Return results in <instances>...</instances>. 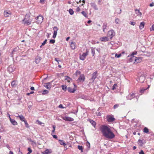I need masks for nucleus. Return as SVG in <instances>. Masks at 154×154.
<instances>
[{
  "label": "nucleus",
  "mask_w": 154,
  "mask_h": 154,
  "mask_svg": "<svg viewBox=\"0 0 154 154\" xmlns=\"http://www.w3.org/2000/svg\"><path fill=\"white\" fill-rule=\"evenodd\" d=\"M100 130L103 135L107 139H112L115 137V135L110 128L106 126L103 125Z\"/></svg>",
  "instance_id": "f257e3e1"
},
{
  "label": "nucleus",
  "mask_w": 154,
  "mask_h": 154,
  "mask_svg": "<svg viewBox=\"0 0 154 154\" xmlns=\"http://www.w3.org/2000/svg\"><path fill=\"white\" fill-rule=\"evenodd\" d=\"M115 35V33L114 31L112 30L108 31L107 34V36L110 38V39H111Z\"/></svg>",
  "instance_id": "f03ea898"
},
{
  "label": "nucleus",
  "mask_w": 154,
  "mask_h": 154,
  "mask_svg": "<svg viewBox=\"0 0 154 154\" xmlns=\"http://www.w3.org/2000/svg\"><path fill=\"white\" fill-rule=\"evenodd\" d=\"M53 30H54V33L53 37L54 38H55L56 37L58 29L57 26H55L53 28Z\"/></svg>",
  "instance_id": "7ed1b4c3"
},
{
  "label": "nucleus",
  "mask_w": 154,
  "mask_h": 154,
  "mask_svg": "<svg viewBox=\"0 0 154 154\" xmlns=\"http://www.w3.org/2000/svg\"><path fill=\"white\" fill-rule=\"evenodd\" d=\"M43 17L42 16L39 15L37 17V22L38 24L41 23L43 21Z\"/></svg>",
  "instance_id": "20e7f679"
},
{
  "label": "nucleus",
  "mask_w": 154,
  "mask_h": 154,
  "mask_svg": "<svg viewBox=\"0 0 154 154\" xmlns=\"http://www.w3.org/2000/svg\"><path fill=\"white\" fill-rule=\"evenodd\" d=\"M88 51H87L86 53H83L82 55L80 56V59L82 60H85V57L88 55Z\"/></svg>",
  "instance_id": "39448f33"
},
{
  "label": "nucleus",
  "mask_w": 154,
  "mask_h": 154,
  "mask_svg": "<svg viewBox=\"0 0 154 154\" xmlns=\"http://www.w3.org/2000/svg\"><path fill=\"white\" fill-rule=\"evenodd\" d=\"M135 97V95L134 93L130 94L127 96L128 100H131L132 99Z\"/></svg>",
  "instance_id": "423d86ee"
},
{
  "label": "nucleus",
  "mask_w": 154,
  "mask_h": 154,
  "mask_svg": "<svg viewBox=\"0 0 154 154\" xmlns=\"http://www.w3.org/2000/svg\"><path fill=\"white\" fill-rule=\"evenodd\" d=\"M63 119L64 120L70 122L73 121L74 120V119L73 118L67 116L63 117Z\"/></svg>",
  "instance_id": "0eeeda50"
},
{
  "label": "nucleus",
  "mask_w": 154,
  "mask_h": 154,
  "mask_svg": "<svg viewBox=\"0 0 154 154\" xmlns=\"http://www.w3.org/2000/svg\"><path fill=\"white\" fill-rule=\"evenodd\" d=\"M128 57H130V58L128 59H129V61L130 62L134 61V63H135L136 61L137 60V59H136V57H135L134 56L131 57L130 56H128Z\"/></svg>",
  "instance_id": "6e6552de"
},
{
  "label": "nucleus",
  "mask_w": 154,
  "mask_h": 154,
  "mask_svg": "<svg viewBox=\"0 0 154 154\" xmlns=\"http://www.w3.org/2000/svg\"><path fill=\"white\" fill-rule=\"evenodd\" d=\"M146 143L145 140L144 139L142 140H139L138 141V144L140 146H142L143 145Z\"/></svg>",
  "instance_id": "1a4fd4ad"
},
{
  "label": "nucleus",
  "mask_w": 154,
  "mask_h": 154,
  "mask_svg": "<svg viewBox=\"0 0 154 154\" xmlns=\"http://www.w3.org/2000/svg\"><path fill=\"white\" fill-rule=\"evenodd\" d=\"M85 77L84 75L83 74H82L80 75L78 80L80 82H84L85 81Z\"/></svg>",
  "instance_id": "9d476101"
},
{
  "label": "nucleus",
  "mask_w": 154,
  "mask_h": 154,
  "mask_svg": "<svg viewBox=\"0 0 154 154\" xmlns=\"http://www.w3.org/2000/svg\"><path fill=\"white\" fill-rule=\"evenodd\" d=\"M107 120L109 122H112L114 121L115 119L111 116H108L107 117Z\"/></svg>",
  "instance_id": "9b49d317"
},
{
  "label": "nucleus",
  "mask_w": 154,
  "mask_h": 154,
  "mask_svg": "<svg viewBox=\"0 0 154 154\" xmlns=\"http://www.w3.org/2000/svg\"><path fill=\"white\" fill-rule=\"evenodd\" d=\"M100 39L102 42H106L109 40V38L107 37H103L100 38Z\"/></svg>",
  "instance_id": "f8f14e48"
},
{
  "label": "nucleus",
  "mask_w": 154,
  "mask_h": 154,
  "mask_svg": "<svg viewBox=\"0 0 154 154\" xmlns=\"http://www.w3.org/2000/svg\"><path fill=\"white\" fill-rule=\"evenodd\" d=\"M24 23L27 25H28L31 24V22L29 20H27L26 18H25L23 20Z\"/></svg>",
  "instance_id": "ddd939ff"
},
{
  "label": "nucleus",
  "mask_w": 154,
  "mask_h": 154,
  "mask_svg": "<svg viewBox=\"0 0 154 154\" xmlns=\"http://www.w3.org/2000/svg\"><path fill=\"white\" fill-rule=\"evenodd\" d=\"M51 82H48L45 84L44 86L48 89H50L51 87Z\"/></svg>",
  "instance_id": "4468645a"
},
{
  "label": "nucleus",
  "mask_w": 154,
  "mask_h": 154,
  "mask_svg": "<svg viewBox=\"0 0 154 154\" xmlns=\"http://www.w3.org/2000/svg\"><path fill=\"white\" fill-rule=\"evenodd\" d=\"M67 90L69 92L73 93L76 91V89L75 88H72L71 87H69L67 88Z\"/></svg>",
  "instance_id": "2eb2a0df"
},
{
  "label": "nucleus",
  "mask_w": 154,
  "mask_h": 154,
  "mask_svg": "<svg viewBox=\"0 0 154 154\" xmlns=\"http://www.w3.org/2000/svg\"><path fill=\"white\" fill-rule=\"evenodd\" d=\"M91 6L95 10H98V8L96 4L92 2L90 3Z\"/></svg>",
  "instance_id": "dca6fc26"
},
{
  "label": "nucleus",
  "mask_w": 154,
  "mask_h": 154,
  "mask_svg": "<svg viewBox=\"0 0 154 154\" xmlns=\"http://www.w3.org/2000/svg\"><path fill=\"white\" fill-rule=\"evenodd\" d=\"M97 71L95 72L92 74V76L91 79L94 81L95 79L96 78L97 76Z\"/></svg>",
  "instance_id": "f3484780"
},
{
  "label": "nucleus",
  "mask_w": 154,
  "mask_h": 154,
  "mask_svg": "<svg viewBox=\"0 0 154 154\" xmlns=\"http://www.w3.org/2000/svg\"><path fill=\"white\" fill-rule=\"evenodd\" d=\"M4 16L5 17H9V14H11V12L9 11H4Z\"/></svg>",
  "instance_id": "a211bd4d"
},
{
  "label": "nucleus",
  "mask_w": 154,
  "mask_h": 154,
  "mask_svg": "<svg viewBox=\"0 0 154 154\" xmlns=\"http://www.w3.org/2000/svg\"><path fill=\"white\" fill-rule=\"evenodd\" d=\"M52 153L51 149H46L43 153V154H50Z\"/></svg>",
  "instance_id": "6ab92c4d"
},
{
  "label": "nucleus",
  "mask_w": 154,
  "mask_h": 154,
  "mask_svg": "<svg viewBox=\"0 0 154 154\" xmlns=\"http://www.w3.org/2000/svg\"><path fill=\"white\" fill-rule=\"evenodd\" d=\"M76 43L75 42H72L70 44V46L72 49H74L75 48Z\"/></svg>",
  "instance_id": "aec40b11"
},
{
  "label": "nucleus",
  "mask_w": 154,
  "mask_h": 154,
  "mask_svg": "<svg viewBox=\"0 0 154 154\" xmlns=\"http://www.w3.org/2000/svg\"><path fill=\"white\" fill-rule=\"evenodd\" d=\"M58 142L60 145H63L64 146H65L66 145V143L63 140H59Z\"/></svg>",
  "instance_id": "412c9836"
},
{
  "label": "nucleus",
  "mask_w": 154,
  "mask_h": 154,
  "mask_svg": "<svg viewBox=\"0 0 154 154\" xmlns=\"http://www.w3.org/2000/svg\"><path fill=\"white\" fill-rule=\"evenodd\" d=\"M135 13L137 15V16L141 17L142 15V13L139 10L137 9L135 10Z\"/></svg>",
  "instance_id": "4be33fe9"
},
{
  "label": "nucleus",
  "mask_w": 154,
  "mask_h": 154,
  "mask_svg": "<svg viewBox=\"0 0 154 154\" xmlns=\"http://www.w3.org/2000/svg\"><path fill=\"white\" fill-rule=\"evenodd\" d=\"M10 121L11 123L14 125H17V123L16 121L13 119H12L11 118H10Z\"/></svg>",
  "instance_id": "5701e85b"
},
{
  "label": "nucleus",
  "mask_w": 154,
  "mask_h": 154,
  "mask_svg": "<svg viewBox=\"0 0 154 154\" xmlns=\"http://www.w3.org/2000/svg\"><path fill=\"white\" fill-rule=\"evenodd\" d=\"M145 24V23L144 22H142L140 23L139 25V28L140 29H142L144 27Z\"/></svg>",
  "instance_id": "b1692460"
},
{
  "label": "nucleus",
  "mask_w": 154,
  "mask_h": 154,
  "mask_svg": "<svg viewBox=\"0 0 154 154\" xmlns=\"http://www.w3.org/2000/svg\"><path fill=\"white\" fill-rule=\"evenodd\" d=\"M8 70L10 72H11L14 71L13 69L11 66L8 67Z\"/></svg>",
  "instance_id": "393cba45"
},
{
  "label": "nucleus",
  "mask_w": 154,
  "mask_h": 154,
  "mask_svg": "<svg viewBox=\"0 0 154 154\" xmlns=\"http://www.w3.org/2000/svg\"><path fill=\"white\" fill-rule=\"evenodd\" d=\"M107 25L106 24L103 23V32H105V29H106L107 27Z\"/></svg>",
  "instance_id": "a878e982"
},
{
  "label": "nucleus",
  "mask_w": 154,
  "mask_h": 154,
  "mask_svg": "<svg viewBox=\"0 0 154 154\" xmlns=\"http://www.w3.org/2000/svg\"><path fill=\"white\" fill-rule=\"evenodd\" d=\"M65 79L67 81L69 82H70V81L71 80V79L68 76H65Z\"/></svg>",
  "instance_id": "bb28decb"
},
{
  "label": "nucleus",
  "mask_w": 154,
  "mask_h": 154,
  "mask_svg": "<svg viewBox=\"0 0 154 154\" xmlns=\"http://www.w3.org/2000/svg\"><path fill=\"white\" fill-rule=\"evenodd\" d=\"M147 89V88H142L140 91V92L141 94H142Z\"/></svg>",
  "instance_id": "cd10ccee"
},
{
  "label": "nucleus",
  "mask_w": 154,
  "mask_h": 154,
  "mask_svg": "<svg viewBox=\"0 0 154 154\" xmlns=\"http://www.w3.org/2000/svg\"><path fill=\"white\" fill-rule=\"evenodd\" d=\"M136 59L137 60L136 61V62H136L137 63H138L140 62H141L142 60L139 57H136Z\"/></svg>",
  "instance_id": "c85d7f7f"
},
{
  "label": "nucleus",
  "mask_w": 154,
  "mask_h": 154,
  "mask_svg": "<svg viewBox=\"0 0 154 154\" xmlns=\"http://www.w3.org/2000/svg\"><path fill=\"white\" fill-rule=\"evenodd\" d=\"M90 122L92 124V125H93L94 127H95L96 125V122L93 120H90Z\"/></svg>",
  "instance_id": "c756f323"
},
{
  "label": "nucleus",
  "mask_w": 154,
  "mask_h": 154,
  "mask_svg": "<svg viewBox=\"0 0 154 154\" xmlns=\"http://www.w3.org/2000/svg\"><path fill=\"white\" fill-rule=\"evenodd\" d=\"M95 48H92L91 49V53L93 56H94L95 54Z\"/></svg>",
  "instance_id": "7c9ffc66"
},
{
  "label": "nucleus",
  "mask_w": 154,
  "mask_h": 154,
  "mask_svg": "<svg viewBox=\"0 0 154 154\" xmlns=\"http://www.w3.org/2000/svg\"><path fill=\"white\" fill-rule=\"evenodd\" d=\"M143 131L144 133H147L149 132V130L146 127L144 128Z\"/></svg>",
  "instance_id": "2f4dec72"
},
{
  "label": "nucleus",
  "mask_w": 154,
  "mask_h": 154,
  "mask_svg": "<svg viewBox=\"0 0 154 154\" xmlns=\"http://www.w3.org/2000/svg\"><path fill=\"white\" fill-rule=\"evenodd\" d=\"M81 13L85 17L87 18L88 17V16L87 15V14L84 11H82Z\"/></svg>",
  "instance_id": "473e14b6"
},
{
  "label": "nucleus",
  "mask_w": 154,
  "mask_h": 154,
  "mask_svg": "<svg viewBox=\"0 0 154 154\" xmlns=\"http://www.w3.org/2000/svg\"><path fill=\"white\" fill-rule=\"evenodd\" d=\"M20 120L22 121H24L25 120V119L24 117L22 115H21L20 116Z\"/></svg>",
  "instance_id": "72a5a7b5"
},
{
  "label": "nucleus",
  "mask_w": 154,
  "mask_h": 154,
  "mask_svg": "<svg viewBox=\"0 0 154 154\" xmlns=\"http://www.w3.org/2000/svg\"><path fill=\"white\" fill-rule=\"evenodd\" d=\"M48 93V91L47 90H44L42 93V94L43 95H45V94H47Z\"/></svg>",
  "instance_id": "f704fd0d"
},
{
  "label": "nucleus",
  "mask_w": 154,
  "mask_h": 154,
  "mask_svg": "<svg viewBox=\"0 0 154 154\" xmlns=\"http://www.w3.org/2000/svg\"><path fill=\"white\" fill-rule=\"evenodd\" d=\"M81 72L80 71H77L75 73V75L76 76H78L79 75H80Z\"/></svg>",
  "instance_id": "c9c22d12"
},
{
  "label": "nucleus",
  "mask_w": 154,
  "mask_h": 154,
  "mask_svg": "<svg viewBox=\"0 0 154 154\" xmlns=\"http://www.w3.org/2000/svg\"><path fill=\"white\" fill-rule=\"evenodd\" d=\"M69 12L71 15H72L74 14V11L72 9H69Z\"/></svg>",
  "instance_id": "e433bc0d"
},
{
  "label": "nucleus",
  "mask_w": 154,
  "mask_h": 154,
  "mask_svg": "<svg viewBox=\"0 0 154 154\" xmlns=\"http://www.w3.org/2000/svg\"><path fill=\"white\" fill-rule=\"evenodd\" d=\"M36 122L38 123V124L39 125H42V126H44V123L41 122L38 120H37Z\"/></svg>",
  "instance_id": "4c0bfd02"
},
{
  "label": "nucleus",
  "mask_w": 154,
  "mask_h": 154,
  "mask_svg": "<svg viewBox=\"0 0 154 154\" xmlns=\"http://www.w3.org/2000/svg\"><path fill=\"white\" fill-rule=\"evenodd\" d=\"M78 148L79 150H81L82 152H83V148L82 146H80L79 145L78 146Z\"/></svg>",
  "instance_id": "58836bf2"
},
{
  "label": "nucleus",
  "mask_w": 154,
  "mask_h": 154,
  "mask_svg": "<svg viewBox=\"0 0 154 154\" xmlns=\"http://www.w3.org/2000/svg\"><path fill=\"white\" fill-rule=\"evenodd\" d=\"M61 86H62V89L63 90H64V91H65L66 90V88H67L66 86V85H62Z\"/></svg>",
  "instance_id": "ea45409f"
},
{
  "label": "nucleus",
  "mask_w": 154,
  "mask_h": 154,
  "mask_svg": "<svg viewBox=\"0 0 154 154\" xmlns=\"http://www.w3.org/2000/svg\"><path fill=\"white\" fill-rule=\"evenodd\" d=\"M24 122L26 127L27 128H29V126L27 122V121L26 120H25L24 121Z\"/></svg>",
  "instance_id": "a19ab883"
},
{
  "label": "nucleus",
  "mask_w": 154,
  "mask_h": 154,
  "mask_svg": "<svg viewBox=\"0 0 154 154\" xmlns=\"http://www.w3.org/2000/svg\"><path fill=\"white\" fill-rule=\"evenodd\" d=\"M15 81H13L11 83V85L13 87H14L15 86Z\"/></svg>",
  "instance_id": "79ce46f5"
},
{
  "label": "nucleus",
  "mask_w": 154,
  "mask_h": 154,
  "mask_svg": "<svg viewBox=\"0 0 154 154\" xmlns=\"http://www.w3.org/2000/svg\"><path fill=\"white\" fill-rule=\"evenodd\" d=\"M117 87V85L116 84H114L112 87V90H114Z\"/></svg>",
  "instance_id": "37998d69"
},
{
  "label": "nucleus",
  "mask_w": 154,
  "mask_h": 154,
  "mask_svg": "<svg viewBox=\"0 0 154 154\" xmlns=\"http://www.w3.org/2000/svg\"><path fill=\"white\" fill-rule=\"evenodd\" d=\"M121 56V54H115V57H116L117 58H119Z\"/></svg>",
  "instance_id": "c03bdc74"
},
{
  "label": "nucleus",
  "mask_w": 154,
  "mask_h": 154,
  "mask_svg": "<svg viewBox=\"0 0 154 154\" xmlns=\"http://www.w3.org/2000/svg\"><path fill=\"white\" fill-rule=\"evenodd\" d=\"M53 130L52 131V134L54 133L56 127L55 125H53Z\"/></svg>",
  "instance_id": "a18cd8bd"
},
{
  "label": "nucleus",
  "mask_w": 154,
  "mask_h": 154,
  "mask_svg": "<svg viewBox=\"0 0 154 154\" xmlns=\"http://www.w3.org/2000/svg\"><path fill=\"white\" fill-rule=\"evenodd\" d=\"M55 42V40L54 39H51L50 41V43H51L54 44Z\"/></svg>",
  "instance_id": "49530a36"
},
{
  "label": "nucleus",
  "mask_w": 154,
  "mask_h": 154,
  "mask_svg": "<svg viewBox=\"0 0 154 154\" xmlns=\"http://www.w3.org/2000/svg\"><path fill=\"white\" fill-rule=\"evenodd\" d=\"M150 30L151 31H154V25H152L151 27L150 28Z\"/></svg>",
  "instance_id": "de8ad7c7"
},
{
  "label": "nucleus",
  "mask_w": 154,
  "mask_h": 154,
  "mask_svg": "<svg viewBox=\"0 0 154 154\" xmlns=\"http://www.w3.org/2000/svg\"><path fill=\"white\" fill-rule=\"evenodd\" d=\"M119 105L118 104H116L114 106L113 108L114 109H115L116 108H117L119 106Z\"/></svg>",
  "instance_id": "09e8293b"
},
{
  "label": "nucleus",
  "mask_w": 154,
  "mask_h": 154,
  "mask_svg": "<svg viewBox=\"0 0 154 154\" xmlns=\"http://www.w3.org/2000/svg\"><path fill=\"white\" fill-rule=\"evenodd\" d=\"M47 41V39H45L44 41L43 42V43H42V45H44L46 44V43Z\"/></svg>",
  "instance_id": "8fccbe9b"
},
{
  "label": "nucleus",
  "mask_w": 154,
  "mask_h": 154,
  "mask_svg": "<svg viewBox=\"0 0 154 154\" xmlns=\"http://www.w3.org/2000/svg\"><path fill=\"white\" fill-rule=\"evenodd\" d=\"M137 54V52H133L131 54V55L130 56H131V57H132V56H134V55H135L136 54Z\"/></svg>",
  "instance_id": "3c124183"
},
{
  "label": "nucleus",
  "mask_w": 154,
  "mask_h": 154,
  "mask_svg": "<svg viewBox=\"0 0 154 154\" xmlns=\"http://www.w3.org/2000/svg\"><path fill=\"white\" fill-rule=\"evenodd\" d=\"M80 11V9L79 7H78L76 9V11L77 12H79Z\"/></svg>",
  "instance_id": "603ef678"
},
{
  "label": "nucleus",
  "mask_w": 154,
  "mask_h": 154,
  "mask_svg": "<svg viewBox=\"0 0 154 154\" xmlns=\"http://www.w3.org/2000/svg\"><path fill=\"white\" fill-rule=\"evenodd\" d=\"M130 23L131 25H132L133 26H134L135 24L136 23L134 22H131Z\"/></svg>",
  "instance_id": "864d4df0"
},
{
  "label": "nucleus",
  "mask_w": 154,
  "mask_h": 154,
  "mask_svg": "<svg viewBox=\"0 0 154 154\" xmlns=\"http://www.w3.org/2000/svg\"><path fill=\"white\" fill-rule=\"evenodd\" d=\"M119 19H116L115 20V22L116 24H118Z\"/></svg>",
  "instance_id": "5fc2aeb1"
},
{
  "label": "nucleus",
  "mask_w": 154,
  "mask_h": 154,
  "mask_svg": "<svg viewBox=\"0 0 154 154\" xmlns=\"http://www.w3.org/2000/svg\"><path fill=\"white\" fill-rule=\"evenodd\" d=\"M28 150L29 151V152H32V150L31 149V148L29 147L28 148Z\"/></svg>",
  "instance_id": "6e6d98bb"
},
{
  "label": "nucleus",
  "mask_w": 154,
  "mask_h": 154,
  "mask_svg": "<svg viewBox=\"0 0 154 154\" xmlns=\"http://www.w3.org/2000/svg\"><path fill=\"white\" fill-rule=\"evenodd\" d=\"M59 107L60 108H63L64 107H63V105L62 104H60L59 106Z\"/></svg>",
  "instance_id": "4d7b16f0"
},
{
  "label": "nucleus",
  "mask_w": 154,
  "mask_h": 154,
  "mask_svg": "<svg viewBox=\"0 0 154 154\" xmlns=\"http://www.w3.org/2000/svg\"><path fill=\"white\" fill-rule=\"evenodd\" d=\"M154 5V3L153 2H152V3H150L149 5V6L150 7H152Z\"/></svg>",
  "instance_id": "13d9d810"
},
{
  "label": "nucleus",
  "mask_w": 154,
  "mask_h": 154,
  "mask_svg": "<svg viewBox=\"0 0 154 154\" xmlns=\"http://www.w3.org/2000/svg\"><path fill=\"white\" fill-rule=\"evenodd\" d=\"M139 154H144L143 151L142 150H141L140 152H139Z\"/></svg>",
  "instance_id": "bf43d9fd"
},
{
  "label": "nucleus",
  "mask_w": 154,
  "mask_h": 154,
  "mask_svg": "<svg viewBox=\"0 0 154 154\" xmlns=\"http://www.w3.org/2000/svg\"><path fill=\"white\" fill-rule=\"evenodd\" d=\"M53 137H54V138L55 139H57V136L56 135H53Z\"/></svg>",
  "instance_id": "052dcab7"
},
{
  "label": "nucleus",
  "mask_w": 154,
  "mask_h": 154,
  "mask_svg": "<svg viewBox=\"0 0 154 154\" xmlns=\"http://www.w3.org/2000/svg\"><path fill=\"white\" fill-rule=\"evenodd\" d=\"M31 90L33 91L34 90V88L33 87H31L30 88Z\"/></svg>",
  "instance_id": "680f3d73"
},
{
  "label": "nucleus",
  "mask_w": 154,
  "mask_h": 154,
  "mask_svg": "<svg viewBox=\"0 0 154 154\" xmlns=\"http://www.w3.org/2000/svg\"><path fill=\"white\" fill-rule=\"evenodd\" d=\"M45 0H40V2L42 3H44Z\"/></svg>",
  "instance_id": "e2e57ef3"
},
{
  "label": "nucleus",
  "mask_w": 154,
  "mask_h": 154,
  "mask_svg": "<svg viewBox=\"0 0 154 154\" xmlns=\"http://www.w3.org/2000/svg\"><path fill=\"white\" fill-rule=\"evenodd\" d=\"M16 49H17L16 48H14V49L13 50V51H12V53L13 54H14V51H16Z\"/></svg>",
  "instance_id": "0e129e2a"
},
{
  "label": "nucleus",
  "mask_w": 154,
  "mask_h": 154,
  "mask_svg": "<svg viewBox=\"0 0 154 154\" xmlns=\"http://www.w3.org/2000/svg\"><path fill=\"white\" fill-rule=\"evenodd\" d=\"M18 154H23L20 151V149H19V152Z\"/></svg>",
  "instance_id": "69168bd1"
},
{
  "label": "nucleus",
  "mask_w": 154,
  "mask_h": 154,
  "mask_svg": "<svg viewBox=\"0 0 154 154\" xmlns=\"http://www.w3.org/2000/svg\"><path fill=\"white\" fill-rule=\"evenodd\" d=\"M9 154H13V153L12 152L10 151L9 152Z\"/></svg>",
  "instance_id": "338daca9"
},
{
  "label": "nucleus",
  "mask_w": 154,
  "mask_h": 154,
  "mask_svg": "<svg viewBox=\"0 0 154 154\" xmlns=\"http://www.w3.org/2000/svg\"><path fill=\"white\" fill-rule=\"evenodd\" d=\"M69 38H70V37H67V38H66V41H68V40H69Z\"/></svg>",
  "instance_id": "774afa93"
}]
</instances>
